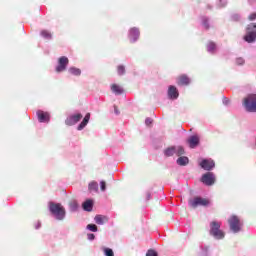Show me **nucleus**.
Instances as JSON below:
<instances>
[{
	"instance_id": "nucleus-1",
	"label": "nucleus",
	"mask_w": 256,
	"mask_h": 256,
	"mask_svg": "<svg viewBox=\"0 0 256 256\" xmlns=\"http://www.w3.org/2000/svg\"><path fill=\"white\" fill-rule=\"evenodd\" d=\"M222 223L213 220L210 222V235L216 238V240H223L225 238V232L221 230Z\"/></svg>"
},
{
	"instance_id": "nucleus-4",
	"label": "nucleus",
	"mask_w": 256,
	"mask_h": 256,
	"mask_svg": "<svg viewBox=\"0 0 256 256\" xmlns=\"http://www.w3.org/2000/svg\"><path fill=\"white\" fill-rule=\"evenodd\" d=\"M245 41H248V43H253V41H256V23H250L247 26V33L244 36Z\"/></svg>"
},
{
	"instance_id": "nucleus-18",
	"label": "nucleus",
	"mask_w": 256,
	"mask_h": 256,
	"mask_svg": "<svg viewBox=\"0 0 256 256\" xmlns=\"http://www.w3.org/2000/svg\"><path fill=\"white\" fill-rule=\"evenodd\" d=\"M111 91L115 93V95H122L124 93L123 87H121V85H117L116 83L111 85Z\"/></svg>"
},
{
	"instance_id": "nucleus-25",
	"label": "nucleus",
	"mask_w": 256,
	"mask_h": 256,
	"mask_svg": "<svg viewBox=\"0 0 256 256\" xmlns=\"http://www.w3.org/2000/svg\"><path fill=\"white\" fill-rule=\"evenodd\" d=\"M125 73H126L125 65H118V67H117V74L118 75H125Z\"/></svg>"
},
{
	"instance_id": "nucleus-32",
	"label": "nucleus",
	"mask_w": 256,
	"mask_h": 256,
	"mask_svg": "<svg viewBox=\"0 0 256 256\" xmlns=\"http://www.w3.org/2000/svg\"><path fill=\"white\" fill-rule=\"evenodd\" d=\"M147 256H158L157 252H155V250H148Z\"/></svg>"
},
{
	"instance_id": "nucleus-28",
	"label": "nucleus",
	"mask_w": 256,
	"mask_h": 256,
	"mask_svg": "<svg viewBox=\"0 0 256 256\" xmlns=\"http://www.w3.org/2000/svg\"><path fill=\"white\" fill-rule=\"evenodd\" d=\"M87 229L90 230L91 232H98L96 224H88Z\"/></svg>"
},
{
	"instance_id": "nucleus-7",
	"label": "nucleus",
	"mask_w": 256,
	"mask_h": 256,
	"mask_svg": "<svg viewBox=\"0 0 256 256\" xmlns=\"http://www.w3.org/2000/svg\"><path fill=\"white\" fill-rule=\"evenodd\" d=\"M81 119H83V114H81V112H76V114H71L68 116V118L65 120V123L69 126L77 125Z\"/></svg>"
},
{
	"instance_id": "nucleus-24",
	"label": "nucleus",
	"mask_w": 256,
	"mask_h": 256,
	"mask_svg": "<svg viewBox=\"0 0 256 256\" xmlns=\"http://www.w3.org/2000/svg\"><path fill=\"white\" fill-rule=\"evenodd\" d=\"M69 73H71V75L80 76L82 71H81V69H78L77 67H70Z\"/></svg>"
},
{
	"instance_id": "nucleus-16",
	"label": "nucleus",
	"mask_w": 256,
	"mask_h": 256,
	"mask_svg": "<svg viewBox=\"0 0 256 256\" xmlns=\"http://www.w3.org/2000/svg\"><path fill=\"white\" fill-rule=\"evenodd\" d=\"M90 119H91V112H87V114H85L82 122H80V124H78V130H83V128H85V126L88 125Z\"/></svg>"
},
{
	"instance_id": "nucleus-14",
	"label": "nucleus",
	"mask_w": 256,
	"mask_h": 256,
	"mask_svg": "<svg viewBox=\"0 0 256 256\" xmlns=\"http://www.w3.org/2000/svg\"><path fill=\"white\" fill-rule=\"evenodd\" d=\"M168 97L170 99H178L179 91H178L177 87H175L174 85H170V87L168 89Z\"/></svg>"
},
{
	"instance_id": "nucleus-10",
	"label": "nucleus",
	"mask_w": 256,
	"mask_h": 256,
	"mask_svg": "<svg viewBox=\"0 0 256 256\" xmlns=\"http://www.w3.org/2000/svg\"><path fill=\"white\" fill-rule=\"evenodd\" d=\"M67 65H69V59L68 57H60L58 60V66L56 67L57 73H62L67 69Z\"/></svg>"
},
{
	"instance_id": "nucleus-2",
	"label": "nucleus",
	"mask_w": 256,
	"mask_h": 256,
	"mask_svg": "<svg viewBox=\"0 0 256 256\" xmlns=\"http://www.w3.org/2000/svg\"><path fill=\"white\" fill-rule=\"evenodd\" d=\"M49 210L57 220H63L65 218V208H63L61 204H55L54 202H50Z\"/></svg>"
},
{
	"instance_id": "nucleus-21",
	"label": "nucleus",
	"mask_w": 256,
	"mask_h": 256,
	"mask_svg": "<svg viewBox=\"0 0 256 256\" xmlns=\"http://www.w3.org/2000/svg\"><path fill=\"white\" fill-rule=\"evenodd\" d=\"M82 206L84 210H86L87 212H91L93 210V201L86 200Z\"/></svg>"
},
{
	"instance_id": "nucleus-8",
	"label": "nucleus",
	"mask_w": 256,
	"mask_h": 256,
	"mask_svg": "<svg viewBox=\"0 0 256 256\" xmlns=\"http://www.w3.org/2000/svg\"><path fill=\"white\" fill-rule=\"evenodd\" d=\"M166 156H173V154H185L183 146H170L164 150Z\"/></svg>"
},
{
	"instance_id": "nucleus-36",
	"label": "nucleus",
	"mask_w": 256,
	"mask_h": 256,
	"mask_svg": "<svg viewBox=\"0 0 256 256\" xmlns=\"http://www.w3.org/2000/svg\"><path fill=\"white\" fill-rule=\"evenodd\" d=\"M88 240H95V234H88Z\"/></svg>"
},
{
	"instance_id": "nucleus-11",
	"label": "nucleus",
	"mask_w": 256,
	"mask_h": 256,
	"mask_svg": "<svg viewBox=\"0 0 256 256\" xmlns=\"http://www.w3.org/2000/svg\"><path fill=\"white\" fill-rule=\"evenodd\" d=\"M200 166L201 168H203L204 170H213V168H215V162L214 160H209L207 158H204L201 162H200Z\"/></svg>"
},
{
	"instance_id": "nucleus-22",
	"label": "nucleus",
	"mask_w": 256,
	"mask_h": 256,
	"mask_svg": "<svg viewBox=\"0 0 256 256\" xmlns=\"http://www.w3.org/2000/svg\"><path fill=\"white\" fill-rule=\"evenodd\" d=\"M88 189L90 192H98L99 190V184L98 182H90L89 185H88Z\"/></svg>"
},
{
	"instance_id": "nucleus-26",
	"label": "nucleus",
	"mask_w": 256,
	"mask_h": 256,
	"mask_svg": "<svg viewBox=\"0 0 256 256\" xmlns=\"http://www.w3.org/2000/svg\"><path fill=\"white\" fill-rule=\"evenodd\" d=\"M69 206H70L71 210H77L79 204H78L77 200H71V202H69Z\"/></svg>"
},
{
	"instance_id": "nucleus-27",
	"label": "nucleus",
	"mask_w": 256,
	"mask_h": 256,
	"mask_svg": "<svg viewBox=\"0 0 256 256\" xmlns=\"http://www.w3.org/2000/svg\"><path fill=\"white\" fill-rule=\"evenodd\" d=\"M41 35H42L43 37H45V39H51V37H52L50 31H47V30L41 31Z\"/></svg>"
},
{
	"instance_id": "nucleus-20",
	"label": "nucleus",
	"mask_w": 256,
	"mask_h": 256,
	"mask_svg": "<svg viewBox=\"0 0 256 256\" xmlns=\"http://www.w3.org/2000/svg\"><path fill=\"white\" fill-rule=\"evenodd\" d=\"M183 154H180L177 160V163L180 164V166H186V164L189 163L188 156H182Z\"/></svg>"
},
{
	"instance_id": "nucleus-35",
	"label": "nucleus",
	"mask_w": 256,
	"mask_h": 256,
	"mask_svg": "<svg viewBox=\"0 0 256 256\" xmlns=\"http://www.w3.org/2000/svg\"><path fill=\"white\" fill-rule=\"evenodd\" d=\"M145 123H146V125H152V123H153L152 118H146Z\"/></svg>"
},
{
	"instance_id": "nucleus-33",
	"label": "nucleus",
	"mask_w": 256,
	"mask_h": 256,
	"mask_svg": "<svg viewBox=\"0 0 256 256\" xmlns=\"http://www.w3.org/2000/svg\"><path fill=\"white\" fill-rule=\"evenodd\" d=\"M203 25H204V27H205L206 29H209V27H210L209 20H208V19H204V20H203Z\"/></svg>"
},
{
	"instance_id": "nucleus-34",
	"label": "nucleus",
	"mask_w": 256,
	"mask_h": 256,
	"mask_svg": "<svg viewBox=\"0 0 256 256\" xmlns=\"http://www.w3.org/2000/svg\"><path fill=\"white\" fill-rule=\"evenodd\" d=\"M248 19H249L250 21H254V20L256 19V12L251 13V14L249 15Z\"/></svg>"
},
{
	"instance_id": "nucleus-30",
	"label": "nucleus",
	"mask_w": 256,
	"mask_h": 256,
	"mask_svg": "<svg viewBox=\"0 0 256 256\" xmlns=\"http://www.w3.org/2000/svg\"><path fill=\"white\" fill-rule=\"evenodd\" d=\"M244 63H245V59H243V57H238L236 59V64L237 65H244Z\"/></svg>"
},
{
	"instance_id": "nucleus-17",
	"label": "nucleus",
	"mask_w": 256,
	"mask_h": 256,
	"mask_svg": "<svg viewBox=\"0 0 256 256\" xmlns=\"http://www.w3.org/2000/svg\"><path fill=\"white\" fill-rule=\"evenodd\" d=\"M190 77H188V75H180L177 79V83L180 86H184V85H190Z\"/></svg>"
},
{
	"instance_id": "nucleus-19",
	"label": "nucleus",
	"mask_w": 256,
	"mask_h": 256,
	"mask_svg": "<svg viewBox=\"0 0 256 256\" xmlns=\"http://www.w3.org/2000/svg\"><path fill=\"white\" fill-rule=\"evenodd\" d=\"M94 220L96 224H100V225L106 224L108 222L107 216H102V215L95 216Z\"/></svg>"
},
{
	"instance_id": "nucleus-29",
	"label": "nucleus",
	"mask_w": 256,
	"mask_h": 256,
	"mask_svg": "<svg viewBox=\"0 0 256 256\" xmlns=\"http://www.w3.org/2000/svg\"><path fill=\"white\" fill-rule=\"evenodd\" d=\"M104 254L106 256H114V252L111 250V248H104Z\"/></svg>"
},
{
	"instance_id": "nucleus-3",
	"label": "nucleus",
	"mask_w": 256,
	"mask_h": 256,
	"mask_svg": "<svg viewBox=\"0 0 256 256\" xmlns=\"http://www.w3.org/2000/svg\"><path fill=\"white\" fill-rule=\"evenodd\" d=\"M243 106L245 107L246 111H248V113H256V95H248L243 100Z\"/></svg>"
},
{
	"instance_id": "nucleus-15",
	"label": "nucleus",
	"mask_w": 256,
	"mask_h": 256,
	"mask_svg": "<svg viewBox=\"0 0 256 256\" xmlns=\"http://www.w3.org/2000/svg\"><path fill=\"white\" fill-rule=\"evenodd\" d=\"M140 31L137 29V27H133L130 29L129 37L130 41L135 42L137 39H139Z\"/></svg>"
},
{
	"instance_id": "nucleus-37",
	"label": "nucleus",
	"mask_w": 256,
	"mask_h": 256,
	"mask_svg": "<svg viewBox=\"0 0 256 256\" xmlns=\"http://www.w3.org/2000/svg\"><path fill=\"white\" fill-rule=\"evenodd\" d=\"M151 199V192H146V200H150Z\"/></svg>"
},
{
	"instance_id": "nucleus-9",
	"label": "nucleus",
	"mask_w": 256,
	"mask_h": 256,
	"mask_svg": "<svg viewBox=\"0 0 256 256\" xmlns=\"http://www.w3.org/2000/svg\"><path fill=\"white\" fill-rule=\"evenodd\" d=\"M215 180V174H213V172H210V170H208L206 174H203L201 178V182H203V184H206V186H213V184H215Z\"/></svg>"
},
{
	"instance_id": "nucleus-6",
	"label": "nucleus",
	"mask_w": 256,
	"mask_h": 256,
	"mask_svg": "<svg viewBox=\"0 0 256 256\" xmlns=\"http://www.w3.org/2000/svg\"><path fill=\"white\" fill-rule=\"evenodd\" d=\"M210 202L207 198H201L196 196L192 200H189V205L191 208H198V206H209Z\"/></svg>"
},
{
	"instance_id": "nucleus-5",
	"label": "nucleus",
	"mask_w": 256,
	"mask_h": 256,
	"mask_svg": "<svg viewBox=\"0 0 256 256\" xmlns=\"http://www.w3.org/2000/svg\"><path fill=\"white\" fill-rule=\"evenodd\" d=\"M228 224H229L230 230H232V232H234V233L240 232L242 224H241L240 218H238V216H231L228 220Z\"/></svg>"
},
{
	"instance_id": "nucleus-23",
	"label": "nucleus",
	"mask_w": 256,
	"mask_h": 256,
	"mask_svg": "<svg viewBox=\"0 0 256 256\" xmlns=\"http://www.w3.org/2000/svg\"><path fill=\"white\" fill-rule=\"evenodd\" d=\"M207 50L214 53L217 50V45L213 41L207 43Z\"/></svg>"
},
{
	"instance_id": "nucleus-13",
	"label": "nucleus",
	"mask_w": 256,
	"mask_h": 256,
	"mask_svg": "<svg viewBox=\"0 0 256 256\" xmlns=\"http://www.w3.org/2000/svg\"><path fill=\"white\" fill-rule=\"evenodd\" d=\"M188 143L190 148H196V146L200 144V138L198 134H193L192 136H190V138H188Z\"/></svg>"
},
{
	"instance_id": "nucleus-31",
	"label": "nucleus",
	"mask_w": 256,
	"mask_h": 256,
	"mask_svg": "<svg viewBox=\"0 0 256 256\" xmlns=\"http://www.w3.org/2000/svg\"><path fill=\"white\" fill-rule=\"evenodd\" d=\"M100 188H101L102 192H105V190H106V182H105V180H102L100 182Z\"/></svg>"
},
{
	"instance_id": "nucleus-12",
	"label": "nucleus",
	"mask_w": 256,
	"mask_h": 256,
	"mask_svg": "<svg viewBox=\"0 0 256 256\" xmlns=\"http://www.w3.org/2000/svg\"><path fill=\"white\" fill-rule=\"evenodd\" d=\"M36 115H37V118L40 121V123H49V121H50L49 112L37 111Z\"/></svg>"
}]
</instances>
